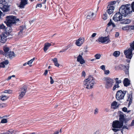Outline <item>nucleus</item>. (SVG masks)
<instances>
[{
    "mask_svg": "<svg viewBox=\"0 0 134 134\" xmlns=\"http://www.w3.org/2000/svg\"><path fill=\"white\" fill-rule=\"evenodd\" d=\"M86 75V73L84 71H83L82 73V76L85 77Z\"/></svg>",
    "mask_w": 134,
    "mask_h": 134,
    "instance_id": "obj_60",
    "label": "nucleus"
},
{
    "mask_svg": "<svg viewBox=\"0 0 134 134\" xmlns=\"http://www.w3.org/2000/svg\"><path fill=\"white\" fill-rule=\"evenodd\" d=\"M107 12L109 14H111L113 12L114 9V7L113 6L108 5L107 7Z\"/></svg>",
    "mask_w": 134,
    "mask_h": 134,
    "instance_id": "obj_13",
    "label": "nucleus"
},
{
    "mask_svg": "<svg viewBox=\"0 0 134 134\" xmlns=\"http://www.w3.org/2000/svg\"><path fill=\"white\" fill-rule=\"evenodd\" d=\"M130 126H129V125H128L127 126V125H123V126L122 127V128L123 129H127V130H129L130 129Z\"/></svg>",
    "mask_w": 134,
    "mask_h": 134,
    "instance_id": "obj_34",
    "label": "nucleus"
},
{
    "mask_svg": "<svg viewBox=\"0 0 134 134\" xmlns=\"http://www.w3.org/2000/svg\"><path fill=\"white\" fill-rule=\"evenodd\" d=\"M9 0H0V3H8Z\"/></svg>",
    "mask_w": 134,
    "mask_h": 134,
    "instance_id": "obj_41",
    "label": "nucleus"
},
{
    "mask_svg": "<svg viewBox=\"0 0 134 134\" xmlns=\"http://www.w3.org/2000/svg\"><path fill=\"white\" fill-rule=\"evenodd\" d=\"M23 33V32L21 31H20L19 32V35L20 36H21L23 34L22 33Z\"/></svg>",
    "mask_w": 134,
    "mask_h": 134,
    "instance_id": "obj_62",
    "label": "nucleus"
},
{
    "mask_svg": "<svg viewBox=\"0 0 134 134\" xmlns=\"http://www.w3.org/2000/svg\"><path fill=\"white\" fill-rule=\"evenodd\" d=\"M119 67L121 69L124 70L126 72H128L129 69V66H126L123 65H119Z\"/></svg>",
    "mask_w": 134,
    "mask_h": 134,
    "instance_id": "obj_22",
    "label": "nucleus"
},
{
    "mask_svg": "<svg viewBox=\"0 0 134 134\" xmlns=\"http://www.w3.org/2000/svg\"><path fill=\"white\" fill-rule=\"evenodd\" d=\"M101 57V55L100 54H97L95 55V57L96 59H99Z\"/></svg>",
    "mask_w": 134,
    "mask_h": 134,
    "instance_id": "obj_38",
    "label": "nucleus"
},
{
    "mask_svg": "<svg viewBox=\"0 0 134 134\" xmlns=\"http://www.w3.org/2000/svg\"><path fill=\"white\" fill-rule=\"evenodd\" d=\"M134 125V120H133L130 124L129 125V126L132 127Z\"/></svg>",
    "mask_w": 134,
    "mask_h": 134,
    "instance_id": "obj_45",
    "label": "nucleus"
},
{
    "mask_svg": "<svg viewBox=\"0 0 134 134\" xmlns=\"http://www.w3.org/2000/svg\"><path fill=\"white\" fill-rule=\"evenodd\" d=\"M5 66L4 64L3 63V62H2L0 63V68H4Z\"/></svg>",
    "mask_w": 134,
    "mask_h": 134,
    "instance_id": "obj_46",
    "label": "nucleus"
},
{
    "mask_svg": "<svg viewBox=\"0 0 134 134\" xmlns=\"http://www.w3.org/2000/svg\"><path fill=\"white\" fill-rule=\"evenodd\" d=\"M97 35V34L96 33H94L91 35V38H94Z\"/></svg>",
    "mask_w": 134,
    "mask_h": 134,
    "instance_id": "obj_52",
    "label": "nucleus"
},
{
    "mask_svg": "<svg viewBox=\"0 0 134 134\" xmlns=\"http://www.w3.org/2000/svg\"><path fill=\"white\" fill-rule=\"evenodd\" d=\"M107 15L106 13L104 14L102 16L103 19L104 20H106L107 19Z\"/></svg>",
    "mask_w": 134,
    "mask_h": 134,
    "instance_id": "obj_42",
    "label": "nucleus"
},
{
    "mask_svg": "<svg viewBox=\"0 0 134 134\" xmlns=\"http://www.w3.org/2000/svg\"><path fill=\"white\" fill-rule=\"evenodd\" d=\"M100 68L103 70H105V67L104 65H102L100 67Z\"/></svg>",
    "mask_w": 134,
    "mask_h": 134,
    "instance_id": "obj_57",
    "label": "nucleus"
},
{
    "mask_svg": "<svg viewBox=\"0 0 134 134\" xmlns=\"http://www.w3.org/2000/svg\"><path fill=\"white\" fill-rule=\"evenodd\" d=\"M104 74L105 75H108L109 74L110 72L109 70H104Z\"/></svg>",
    "mask_w": 134,
    "mask_h": 134,
    "instance_id": "obj_44",
    "label": "nucleus"
},
{
    "mask_svg": "<svg viewBox=\"0 0 134 134\" xmlns=\"http://www.w3.org/2000/svg\"><path fill=\"white\" fill-rule=\"evenodd\" d=\"M2 108L5 107L7 106V104L5 103H2L1 104Z\"/></svg>",
    "mask_w": 134,
    "mask_h": 134,
    "instance_id": "obj_51",
    "label": "nucleus"
},
{
    "mask_svg": "<svg viewBox=\"0 0 134 134\" xmlns=\"http://www.w3.org/2000/svg\"><path fill=\"white\" fill-rule=\"evenodd\" d=\"M1 99L2 100H5L7 99L9 97L7 96L2 95L0 97Z\"/></svg>",
    "mask_w": 134,
    "mask_h": 134,
    "instance_id": "obj_27",
    "label": "nucleus"
},
{
    "mask_svg": "<svg viewBox=\"0 0 134 134\" xmlns=\"http://www.w3.org/2000/svg\"><path fill=\"white\" fill-rule=\"evenodd\" d=\"M14 16L15 17V18L14 19V20H15V24L16 23V21H19V19H16V17L15 16H13V15H12V16Z\"/></svg>",
    "mask_w": 134,
    "mask_h": 134,
    "instance_id": "obj_47",
    "label": "nucleus"
},
{
    "mask_svg": "<svg viewBox=\"0 0 134 134\" xmlns=\"http://www.w3.org/2000/svg\"><path fill=\"white\" fill-rule=\"evenodd\" d=\"M4 52L3 53V54L5 57H8L10 59H12L13 57L15 56V54L13 52H12L9 49V48L6 46H4L3 48Z\"/></svg>",
    "mask_w": 134,
    "mask_h": 134,
    "instance_id": "obj_5",
    "label": "nucleus"
},
{
    "mask_svg": "<svg viewBox=\"0 0 134 134\" xmlns=\"http://www.w3.org/2000/svg\"><path fill=\"white\" fill-rule=\"evenodd\" d=\"M59 132L61 133V129H60L59 131L58 130L57 131L54 132L53 134H58Z\"/></svg>",
    "mask_w": 134,
    "mask_h": 134,
    "instance_id": "obj_48",
    "label": "nucleus"
},
{
    "mask_svg": "<svg viewBox=\"0 0 134 134\" xmlns=\"http://www.w3.org/2000/svg\"><path fill=\"white\" fill-rule=\"evenodd\" d=\"M15 17L13 16H7L6 17V24L8 27L5 29L4 33L8 35L10 34L14 26H15V21L14 20Z\"/></svg>",
    "mask_w": 134,
    "mask_h": 134,
    "instance_id": "obj_1",
    "label": "nucleus"
},
{
    "mask_svg": "<svg viewBox=\"0 0 134 134\" xmlns=\"http://www.w3.org/2000/svg\"><path fill=\"white\" fill-rule=\"evenodd\" d=\"M119 34L118 32H116L115 35V37H118L119 36Z\"/></svg>",
    "mask_w": 134,
    "mask_h": 134,
    "instance_id": "obj_63",
    "label": "nucleus"
},
{
    "mask_svg": "<svg viewBox=\"0 0 134 134\" xmlns=\"http://www.w3.org/2000/svg\"><path fill=\"white\" fill-rule=\"evenodd\" d=\"M111 25H112L113 27H114L115 26V25L112 22L111 20L110 19V21L108 24L107 25L108 26H110Z\"/></svg>",
    "mask_w": 134,
    "mask_h": 134,
    "instance_id": "obj_31",
    "label": "nucleus"
},
{
    "mask_svg": "<svg viewBox=\"0 0 134 134\" xmlns=\"http://www.w3.org/2000/svg\"><path fill=\"white\" fill-rule=\"evenodd\" d=\"M95 15L94 12L92 9L89 10L88 12V14L87 16V19H90L91 18H92Z\"/></svg>",
    "mask_w": 134,
    "mask_h": 134,
    "instance_id": "obj_15",
    "label": "nucleus"
},
{
    "mask_svg": "<svg viewBox=\"0 0 134 134\" xmlns=\"http://www.w3.org/2000/svg\"><path fill=\"white\" fill-rule=\"evenodd\" d=\"M122 15L120 13L117 12L113 17V19L115 21H122Z\"/></svg>",
    "mask_w": 134,
    "mask_h": 134,
    "instance_id": "obj_10",
    "label": "nucleus"
},
{
    "mask_svg": "<svg viewBox=\"0 0 134 134\" xmlns=\"http://www.w3.org/2000/svg\"><path fill=\"white\" fill-rule=\"evenodd\" d=\"M116 82L115 83L119 84L121 83V81L120 80H119L118 78H116L115 79Z\"/></svg>",
    "mask_w": 134,
    "mask_h": 134,
    "instance_id": "obj_37",
    "label": "nucleus"
},
{
    "mask_svg": "<svg viewBox=\"0 0 134 134\" xmlns=\"http://www.w3.org/2000/svg\"><path fill=\"white\" fill-rule=\"evenodd\" d=\"M126 92V91L121 90L118 91L116 94V98L117 100H119L123 99Z\"/></svg>",
    "mask_w": 134,
    "mask_h": 134,
    "instance_id": "obj_7",
    "label": "nucleus"
},
{
    "mask_svg": "<svg viewBox=\"0 0 134 134\" xmlns=\"http://www.w3.org/2000/svg\"><path fill=\"white\" fill-rule=\"evenodd\" d=\"M122 29L123 30H126L130 29V27L129 26L127 25L123 27Z\"/></svg>",
    "mask_w": 134,
    "mask_h": 134,
    "instance_id": "obj_36",
    "label": "nucleus"
},
{
    "mask_svg": "<svg viewBox=\"0 0 134 134\" xmlns=\"http://www.w3.org/2000/svg\"><path fill=\"white\" fill-rule=\"evenodd\" d=\"M42 6V4L41 3L37 4L36 5V8H37L38 7H41Z\"/></svg>",
    "mask_w": 134,
    "mask_h": 134,
    "instance_id": "obj_59",
    "label": "nucleus"
},
{
    "mask_svg": "<svg viewBox=\"0 0 134 134\" xmlns=\"http://www.w3.org/2000/svg\"><path fill=\"white\" fill-rule=\"evenodd\" d=\"M7 122V119H2L1 122V123H6Z\"/></svg>",
    "mask_w": 134,
    "mask_h": 134,
    "instance_id": "obj_40",
    "label": "nucleus"
},
{
    "mask_svg": "<svg viewBox=\"0 0 134 134\" xmlns=\"http://www.w3.org/2000/svg\"><path fill=\"white\" fill-rule=\"evenodd\" d=\"M5 28V26L3 25H0V29H4Z\"/></svg>",
    "mask_w": 134,
    "mask_h": 134,
    "instance_id": "obj_50",
    "label": "nucleus"
},
{
    "mask_svg": "<svg viewBox=\"0 0 134 134\" xmlns=\"http://www.w3.org/2000/svg\"><path fill=\"white\" fill-rule=\"evenodd\" d=\"M123 82L124 86L126 87L127 86L130 84V81L127 78L125 79Z\"/></svg>",
    "mask_w": 134,
    "mask_h": 134,
    "instance_id": "obj_20",
    "label": "nucleus"
},
{
    "mask_svg": "<svg viewBox=\"0 0 134 134\" xmlns=\"http://www.w3.org/2000/svg\"><path fill=\"white\" fill-rule=\"evenodd\" d=\"M128 99L127 100V101H129V104H130L132 102V95L130 94H128L127 95Z\"/></svg>",
    "mask_w": 134,
    "mask_h": 134,
    "instance_id": "obj_26",
    "label": "nucleus"
},
{
    "mask_svg": "<svg viewBox=\"0 0 134 134\" xmlns=\"http://www.w3.org/2000/svg\"><path fill=\"white\" fill-rule=\"evenodd\" d=\"M131 8L132 11H133L134 12V2H133L131 4Z\"/></svg>",
    "mask_w": 134,
    "mask_h": 134,
    "instance_id": "obj_39",
    "label": "nucleus"
},
{
    "mask_svg": "<svg viewBox=\"0 0 134 134\" xmlns=\"http://www.w3.org/2000/svg\"><path fill=\"white\" fill-rule=\"evenodd\" d=\"M116 3V2L115 1H113L110 2V5L111 6H113V5L115 4Z\"/></svg>",
    "mask_w": 134,
    "mask_h": 134,
    "instance_id": "obj_56",
    "label": "nucleus"
},
{
    "mask_svg": "<svg viewBox=\"0 0 134 134\" xmlns=\"http://www.w3.org/2000/svg\"><path fill=\"white\" fill-rule=\"evenodd\" d=\"M3 63L4 64V65H7L9 63V62L7 60H6L4 61L3 62Z\"/></svg>",
    "mask_w": 134,
    "mask_h": 134,
    "instance_id": "obj_54",
    "label": "nucleus"
},
{
    "mask_svg": "<svg viewBox=\"0 0 134 134\" xmlns=\"http://www.w3.org/2000/svg\"><path fill=\"white\" fill-rule=\"evenodd\" d=\"M51 45V43H46L44 44V46L43 48V50L45 52H46L49 48V47Z\"/></svg>",
    "mask_w": 134,
    "mask_h": 134,
    "instance_id": "obj_21",
    "label": "nucleus"
},
{
    "mask_svg": "<svg viewBox=\"0 0 134 134\" xmlns=\"http://www.w3.org/2000/svg\"><path fill=\"white\" fill-rule=\"evenodd\" d=\"M84 38L83 37L79 38L76 42V44L78 46H80L83 43L84 41Z\"/></svg>",
    "mask_w": 134,
    "mask_h": 134,
    "instance_id": "obj_14",
    "label": "nucleus"
},
{
    "mask_svg": "<svg viewBox=\"0 0 134 134\" xmlns=\"http://www.w3.org/2000/svg\"><path fill=\"white\" fill-rule=\"evenodd\" d=\"M69 28H70V29H68V30H69L70 31L71 30L73 29L74 27H73V25H72L71 27L69 26Z\"/></svg>",
    "mask_w": 134,
    "mask_h": 134,
    "instance_id": "obj_58",
    "label": "nucleus"
},
{
    "mask_svg": "<svg viewBox=\"0 0 134 134\" xmlns=\"http://www.w3.org/2000/svg\"><path fill=\"white\" fill-rule=\"evenodd\" d=\"M27 3V0H21L19 7L20 8H24L25 6Z\"/></svg>",
    "mask_w": 134,
    "mask_h": 134,
    "instance_id": "obj_17",
    "label": "nucleus"
},
{
    "mask_svg": "<svg viewBox=\"0 0 134 134\" xmlns=\"http://www.w3.org/2000/svg\"><path fill=\"white\" fill-rule=\"evenodd\" d=\"M19 93V95L18 97V98L19 99L22 98L25 94L24 92H20Z\"/></svg>",
    "mask_w": 134,
    "mask_h": 134,
    "instance_id": "obj_28",
    "label": "nucleus"
},
{
    "mask_svg": "<svg viewBox=\"0 0 134 134\" xmlns=\"http://www.w3.org/2000/svg\"><path fill=\"white\" fill-rule=\"evenodd\" d=\"M52 61L54 63V65L56 66L59 67L60 66L59 64L58 60V59L56 58H54L52 59Z\"/></svg>",
    "mask_w": 134,
    "mask_h": 134,
    "instance_id": "obj_23",
    "label": "nucleus"
},
{
    "mask_svg": "<svg viewBox=\"0 0 134 134\" xmlns=\"http://www.w3.org/2000/svg\"><path fill=\"white\" fill-rule=\"evenodd\" d=\"M25 27L24 26H20V31L23 32V30L25 29Z\"/></svg>",
    "mask_w": 134,
    "mask_h": 134,
    "instance_id": "obj_35",
    "label": "nucleus"
},
{
    "mask_svg": "<svg viewBox=\"0 0 134 134\" xmlns=\"http://www.w3.org/2000/svg\"><path fill=\"white\" fill-rule=\"evenodd\" d=\"M50 83L51 84H53L54 83V80H53L52 77H50Z\"/></svg>",
    "mask_w": 134,
    "mask_h": 134,
    "instance_id": "obj_53",
    "label": "nucleus"
},
{
    "mask_svg": "<svg viewBox=\"0 0 134 134\" xmlns=\"http://www.w3.org/2000/svg\"><path fill=\"white\" fill-rule=\"evenodd\" d=\"M73 106L77 107L79 105V99L76 98L74 99L73 101Z\"/></svg>",
    "mask_w": 134,
    "mask_h": 134,
    "instance_id": "obj_25",
    "label": "nucleus"
},
{
    "mask_svg": "<svg viewBox=\"0 0 134 134\" xmlns=\"http://www.w3.org/2000/svg\"><path fill=\"white\" fill-rule=\"evenodd\" d=\"M16 131L12 129H10L4 133V134H14L16 133Z\"/></svg>",
    "mask_w": 134,
    "mask_h": 134,
    "instance_id": "obj_24",
    "label": "nucleus"
},
{
    "mask_svg": "<svg viewBox=\"0 0 134 134\" xmlns=\"http://www.w3.org/2000/svg\"><path fill=\"white\" fill-rule=\"evenodd\" d=\"M27 88V86L26 85H24L21 88L19 91L22 92H24L26 93Z\"/></svg>",
    "mask_w": 134,
    "mask_h": 134,
    "instance_id": "obj_19",
    "label": "nucleus"
},
{
    "mask_svg": "<svg viewBox=\"0 0 134 134\" xmlns=\"http://www.w3.org/2000/svg\"><path fill=\"white\" fill-rule=\"evenodd\" d=\"M98 109L97 108H96L94 111V114H97L98 113Z\"/></svg>",
    "mask_w": 134,
    "mask_h": 134,
    "instance_id": "obj_55",
    "label": "nucleus"
},
{
    "mask_svg": "<svg viewBox=\"0 0 134 134\" xmlns=\"http://www.w3.org/2000/svg\"><path fill=\"white\" fill-rule=\"evenodd\" d=\"M100 42L102 43H108L110 40L108 36L106 37H99L97 40L96 41Z\"/></svg>",
    "mask_w": 134,
    "mask_h": 134,
    "instance_id": "obj_9",
    "label": "nucleus"
},
{
    "mask_svg": "<svg viewBox=\"0 0 134 134\" xmlns=\"http://www.w3.org/2000/svg\"><path fill=\"white\" fill-rule=\"evenodd\" d=\"M103 80L105 84V87L106 88L108 89L112 87L114 83L113 79L109 77H106L103 79Z\"/></svg>",
    "mask_w": 134,
    "mask_h": 134,
    "instance_id": "obj_4",
    "label": "nucleus"
},
{
    "mask_svg": "<svg viewBox=\"0 0 134 134\" xmlns=\"http://www.w3.org/2000/svg\"><path fill=\"white\" fill-rule=\"evenodd\" d=\"M94 81L93 77L90 76L83 81V84L85 88L87 89H90L93 88Z\"/></svg>",
    "mask_w": 134,
    "mask_h": 134,
    "instance_id": "obj_3",
    "label": "nucleus"
},
{
    "mask_svg": "<svg viewBox=\"0 0 134 134\" xmlns=\"http://www.w3.org/2000/svg\"><path fill=\"white\" fill-rule=\"evenodd\" d=\"M127 109L126 107H124L122 108V110L123 111L125 112H126L127 111Z\"/></svg>",
    "mask_w": 134,
    "mask_h": 134,
    "instance_id": "obj_61",
    "label": "nucleus"
},
{
    "mask_svg": "<svg viewBox=\"0 0 134 134\" xmlns=\"http://www.w3.org/2000/svg\"><path fill=\"white\" fill-rule=\"evenodd\" d=\"M120 87L119 85L118 84L115 83V85L113 86V90L114 91L116 88H118Z\"/></svg>",
    "mask_w": 134,
    "mask_h": 134,
    "instance_id": "obj_32",
    "label": "nucleus"
},
{
    "mask_svg": "<svg viewBox=\"0 0 134 134\" xmlns=\"http://www.w3.org/2000/svg\"><path fill=\"white\" fill-rule=\"evenodd\" d=\"M12 91L11 90H6L4 91V93H12Z\"/></svg>",
    "mask_w": 134,
    "mask_h": 134,
    "instance_id": "obj_43",
    "label": "nucleus"
},
{
    "mask_svg": "<svg viewBox=\"0 0 134 134\" xmlns=\"http://www.w3.org/2000/svg\"><path fill=\"white\" fill-rule=\"evenodd\" d=\"M119 11L121 14L125 16L132 12V10L131 8V5L129 4L122 5L120 7Z\"/></svg>",
    "mask_w": 134,
    "mask_h": 134,
    "instance_id": "obj_2",
    "label": "nucleus"
},
{
    "mask_svg": "<svg viewBox=\"0 0 134 134\" xmlns=\"http://www.w3.org/2000/svg\"><path fill=\"white\" fill-rule=\"evenodd\" d=\"M120 54V52L119 51H115L113 54V55L115 57H118Z\"/></svg>",
    "mask_w": 134,
    "mask_h": 134,
    "instance_id": "obj_30",
    "label": "nucleus"
},
{
    "mask_svg": "<svg viewBox=\"0 0 134 134\" xmlns=\"http://www.w3.org/2000/svg\"><path fill=\"white\" fill-rule=\"evenodd\" d=\"M119 121L123 124L124 123H126L128 120L125 117L124 115L122 113L120 112V114L119 115Z\"/></svg>",
    "mask_w": 134,
    "mask_h": 134,
    "instance_id": "obj_11",
    "label": "nucleus"
},
{
    "mask_svg": "<svg viewBox=\"0 0 134 134\" xmlns=\"http://www.w3.org/2000/svg\"><path fill=\"white\" fill-rule=\"evenodd\" d=\"M130 29L131 30H134V22L133 24L132 25L129 26Z\"/></svg>",
    "mask_w": 134,
    "mask_h": 134,
    "instance_id": "obj_49",
    "label": "nucleus"
},
{
    "mask_svg": "<svg viewBox=\"0 0 134 134\" xmlns=\"http://www.w3.org/2000/svg\"><path fill=\"white\" fill-rule=\"evenodd\" d=\"M122 22L125 24H129L131 22L130 20L129 19H124L122 20Z\"/></svg>",
    "mask_w": 134,
    "mask_h": 134,
    "instance_id": "obj_29",
    "label": "nucleus"
},
{
    "mask_svg": "<svg viewBox=\"0 0 134 134\" xmlns=\"http://www.w3.org/2000/svg\"><path fill=\"white\" fill-rule=\"evenodd\" d=\"M77 60L81 64H83L85 63V61L82 57V55L79 54L77 58Z\"/></svg>",
    "mask_w": 134,
    "mask_h": 134,
    "instance_id": "obj_16",
    "label": "nucleus"
},
{
    "mask_svg": "<svg viewBox=\"0 0 134 134\" xmlns=\"http://www.w3.org/2000/svg\"><path fill=\"white\" fill-rule=\"evenodd\" d=\"M35 58H34L33 59L27 62V64H28L29 65H30L31 64L33 61L35 60Z\"/></svg>",
    "mask_w": 134,
    "mask_h": 134,
    "instance_id": "obj_33",
    "label": "nucleus"
},
{
    "mask_svg": "<svg viewBox=\"0 0 134 134\" xmlns=\"http://www.w3.org/2000/svg\"><path fill=\"white\" fill-rule=\"evenodd\" d=\"M111 106L112 108L116 109L118 107L119 105L117 104V103L116 101H114L111 103Z\"/></svg>",
    "mask_w": 134,
    "mask_h": 134,
    "instance_id": "obj_18",
    "label": "nucleus"
},
{
    "mask_svg": "<svg viewBox=\"0 0 134 134\" xmlns=\"http://www.w3.org/2000/svg\"><path fill=\"white\" fill-rule=\"evenodd\" d=\"M122 123H121L119 121L115 120L113 121L112 122V127L113 128L112 129V130L114 132H116L119 130L117 129H120L122 128L123 126Z\"/></svg>",
    "mask_w": 134,
    "mask_h": 134,
    "instance_id": "obj_6",
    "label": "nucleus"
},
{
    "mask_svg": "<svg viewBox=\"0 0 134 134\" xmlns=\"http://www.w3.org/2000/svg\"><path fill=\"white\" fill-rule=\"evenodd\" d=\"M93 134H100V133L98 131H97L94 132Z\"/></svg>",
    "mask_w": 134,
    "mask_h": 134,
    "instance_id": "obj_64",
    "label": "nucleus"
},
{
    "mask_svg": "<svg viewBox=\"0 0 134 134\" xmlns=\"http://www.w3.org/2000/svg\"><path fill=\"white\" fill-rule=\"evenodd\" d=\"M8 3H0V8L4 12H8L10 10V5H8Z\"/></svg>",
    "mask_w": 134,
    "mask_h": 134,
    "instance_id": "obj_8",
    "label": "nucleus"
},
{
    "mask_svg": "<svg viewBox=\"0 0 134 134\" xmlns=\"http://www.w3.org/2000/svg\"><path fill=\"white\" fill-rule=\"evenodd\" d=\"M7 35L4 32L2 33L0 35V42L2 43H4L6 42L7 39Z\"/></svg>",
    "mask_w": 134,
    "mask_h": 134,
    "instance_id": "obj_12",
    "label": "nucleus"
}]
</instances>
